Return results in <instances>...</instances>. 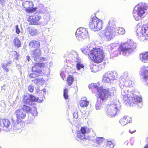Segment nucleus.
<instances>
[{
	"label": "nucleus",
	"instance_id": "obj_1",
	"mask_svg": "<svg viewBox=\"0 0 148 148\" xmlns=\"http://www.w3.org/2000/svg\"><path fill=\"white\" fill-rule=\"evenodd\" d=\"M88 87L89 88H92V93H95L97 92L98 94L99 98L95 104V109L97 110L102 109L103 103L106 101L108 97L112 96V93L113 95H116V89L114 88L103 89L101 86H100L97 84H94L89 85Z\"/></svg>",
	"mask_w": 148,
	"mask_h": 148
},
{
	"label": "nucleus",
	"instance_id": "obj_2",
	"mask_svg": "<svg viewBox=\"0 0 148 148\" xmlns=\"http://www.w3.org/2000/svg\"><path fill=\"white\" fill-rule=\"evenodd\" d=\"M136 45L133 41L124 42L121 44L119 47L117 43H113L108 46V47L112 51L120 48L123 56H128L136 48Z\"/></svg>",
	"mask_w": 148,
	"mask_h": 148
},
{
	"label": "nucleus",
	"instance_id": "obj_3",
	"mask_svg": "<svg viewBox=\"0 0 148 148\" xmlns=\"http://www.w3.org/2000/svg\"><path fill=\"white\" fill-rule=\"evenodd\" d=\"M15 114L16 117L15 115H12V120L13 129L17 130L22 127V119L25 118L26 114L25 112L22 109L16 110L15 112Z\"/></svg>",
	"mask_w": 148,
	"mask_h": 148
},
{
	"label": "nucleus",
	"instance_id": "obj_4",
	"mask_svg": "<svg viewBox=\"0 0 148 148\" xmlns=\"http://www.w3.org/2000/svg\"><path fill=\"white\" fill-rule=\"evenodd\" d=\"M148 8V5L145 3L138 4L134 8L133 15L136 21H139L145 16V11Z\"/></svg>",
	"mask_w": 148,
	"mask_h": 148
},
{
	"label": "nucleus",
	"instance_id": "obj_5",
	"mask_svg": "<svg viewBox=\"0 0 148 148\" xmlns=\"http://www.w3.org/2000/svg\"><path fill=\"white\" fill-rule=\"evenodd\" d=\"M108 25L103 31L102 34L104 38L109 41L114 38L115 36L116 30L115 22L110 20L108 22Z\"/></svg>",
	"mask_w": 148,
	"mask_h": 148
},
{
	"label": "nucleus",
	"instance_id": "obj_6",
	"mask_svg": "<svg viewBox=\"0 0 148 148\" xmlns=\"http://www.w3.org/2000/svg\"><path fill=\"white\" fill-rule=\"evenodd\" d=\"M136 32L138 39L141 41H148V24L140 26L137 24Z\"/></svg>",
	"mask_w": 148,
	"mask_h": 148
},
{
	"label": "nucleus",
	"instance_id": "obj_7",
	"mask_svg": "<svg viewBox=\"0 0 148 148\" xmlns=\"http://www.w3.org/2000/svg\"><path fill=\"white\" fill-rule=\"evenodd\" d=\"M88 56L91 60L97 64L101 62L104 57L103 50L99 48L93 49L90 51Z\"/></svg>",
	"mask_w": 148,
	"mask_h": 148
},
{
	"label": "nucleus",
	"instance_id": "obj_8",
	"mask_svg": "<svg viewBox=\"0 0 148 148\" xmlns=\"http://www.w3.org/2000/svg\"><path fill=\"white\" fill-rule=\"evenodd\" d=\"M112 103L108 108L106 110V115L110 117H114L115 116L117 112L119 111L121 109L120 103L119 102L118 99H115Z\"/></svg>",
	"mask_w": 148,
	"mask_h": 148
},
{
	"label": "nucleus",
	"instance_id": "obj_9",
	"mask_svg": "<svg viewBox=\"0 0 148 148\" xmlns=\"http://www.w3.org/2000/svg\"><path fill=\"white\" fill-rule=\"evenodd\" d=\"M132 78L129 76L127 72H125L123 76L120 78L119 80V84L121 89H126L125 88L126 87L132 86Z\"/></svg>",
	"mask_w": 148,
	"mask_h": 148
},
{
	"label": "nucleus",
	"instance_id": "obj_10",
	"mask_svg": "<svg viewBox=\"0 0 148 148\" xmlns=\"http://www.w3.org/2000/svg\"><path fill=\"white\" fill-rule=\"evenodd\" d=\"M103 23L101 20L96 17H93L90 22L89 26L90 28L94 31H99L103 27Z\"/></svg>",
	"mask_w": 148,
	"mask_h": 148
},
{
	"label": "nucleus",
	"instance_id": "obj_11",
	"mask_svg": "<svg viewBox=\"0 0 148 148\" xmlns=\"http://www.w3.org/2000/svg\"><path fill=\"white\" fill-rule=\"evenodd\" d=\"M117 74L115 71L108 72L105 73L102 77V81L105 83L113 84L115 82Z\"/></svg>",
	"mask_w": 148,
	"mask_h": 148
},
{
	"label": "nucleus",
	"instance_id": "obj_12",
	"mask_svg": "<svg viewBox=\"0 0 148 148\" xmlns=\"http://www.w3.org/2000/svg\"><path fill=\"white\" fill-rule=\"evenodd\" d=\"M76 38L79 41H82L88 35L87 29L83 27H80L77 29L75 33Z\"/></svg>",
	"mask_w": 148,
	"mask_h": 148
},
{
	"label": "nucleus",
	"instance_id": "obj_13",
	"mask_svg": "<svg viewBox=\"0 0 148 148\" xmlns=\"http://www.w3.org/2000/svg\"><path fill=\"white\" fill-rule=\"evenodd\" d=\"M90 132V129L86 127H81L80 131L77 132V136L79 139L83 141L87 140L85 137V134Z\"/></svg>",
	"mask_w": 148,
	"mask_h": 148
},
{
	"label": "nucleus",
	"instance_id": "obj_14",
	"mask_svg": "<svg viewBox=\"0 0 148 148\" xmlns=\"http://www.w3.org/2000/svg\"><path fill=\"white\" fill-rule=\"evenodd\" d=\"M42 18L41 16L36 15L29 16L27 18V21L29 22V24L31 25H40L42 23L40 21Z\"/></svg>",
	"mask_w": 148,
	"mask_h": 148
},
{
	"label": "nucleus",
	"instance_id": "obj_15",
	"mask_svg": "<svg viewBox=\"0 0 148 148\" xmlns=\"http://www.w3.org/2000/svg\"><path fill=\"white\" fill-rule=\"evenodd\" d=\"M121 94L123 96V100L126 104L130 103L129 97H131V94L128 92L127 89H122Z\"/></svg>",
	"mask_w": 148,
	"mask_h": 148
},
{
	"label": "nucleus",
	"instance_id": "obj_16",
	"mask_svg": "<svg viewBox=\"0 0 148 148\" xmlns=\"http://www.w3.org/2000/svg\"><path fill=\"white\" fill-rule=\"evenodd\" d=\"M130 93L131 94V97H129L130 104H131V102L136 104L142 101V99L141 97L134 95L132 91L130 92Z\"/></svg>",
	"mask_w": 148,
	"mask_h": 148
},
{
	"label": "nucleus",
	"instance_id": "obj_17",
	"mask_svg": "<svg viewBox=\"0 0 148 148\" xmlns=\"http://www.w3.org/2000/svg\"><path fill=\"white\" fill-rule=\"evenodd\" d=\"M40 50L39 49H37L31 52V56L36 62H39L40 60L39 56L40 55Z\"/></svg>",
	"mask_w": 148,
	"mask_h": 148
},
{
	"label": "nucleus",
	"instance_id": "obj_18",
	"mask_svg": "<svg viewBox=\"0 0 148 148\" xmlns=\"http://www.w3.org/2000/svg\"><path fill=\"white\" fill-rule=\"evenodd\" d=\"M131 121V118L128 116H125L120 120L119 123L122 125L124 126L128 123H130Z\"/></svg>",
	"mask_w": 148,
	"mask_h": 148
},
{
	"label": "nucleus",
	"instance_id": "obj_19",
	"mask_svg": "<svg viewBox=\"0 0 148 148\" xmlns=\"http://www.w3.org/2000/svg\"><path fill=\"white\" fill-rule=\"evenodd\" d=\"M41 65V63H37L35 64L34 66L32 68V70L33 72H35L36 73H40L41 72L40 70V67Z\"/></svg>",
	"mask_w": 148,
	"mask_h": 148
},
{
	"label": "nucleus",
	"instance_id": "obj_20",
	"mask_svg": "<svg viewBox=\"0 0 148 148\" xmlns=\"http://www.w3.org/2000/svg\"><path fill=\"white\" fill-rule=\"evenodd\" d=\"M140 60L143 62L144 63L147 62L148 61V52L140 54Z\"/></svg>",
	"mask_w": 148,
	"mask_h": 148
},
{
	"label": "nucleus",
	"instance_id": "obj_21",
	"mask_svg": "<svg viewBox=\"0 0 148 148\" xmlns=\"http://www.w3.org/2000/svg\"><path fill=\"white\" fill-rule=\"evenodd\" d=\"M23 6L25 8L30 9L34 6L33 3L31 1H25L23 3Z\"/></svg>",
	"mask_w": 148,
	"mask_h": 148
},
{
	"label": "nucleus",
	"instance_id": "obj_22",
	"mask_svg": "<svg viewBox=\"0 0 148 148\" xmlns=\"http://www.w3.org/2000/svg\"><path fill=\"white\" fill-rule=\"evenodd\" d=\"M29 45L31 47L37 49L40 47V43L39 41L32 40L30 42Z\"/></svg>",
	"mask_w": 148,
	"mask_h": 148
},
{
	"label": "nucleus",
	"instance_id": "obj_23",
	"mask_svg": "<svg viewBox=\"0 0 148 148\" xmlns=\"http://www.w3.org/2000/svg\"><path fill=\"white\" fill-rule=\"evenodd\" d=\"M27 30L31 36H33L38 34V32L37 30L34 28L28 27Z\"/></svg>",
	"mask_w": 148,
	"mask_h": 148
},
{
	"label": "nucleus",
	"instance_id": "obj_24",
	"mask_svg": "<svg viewBox=\"0 0 148 148\" xmlns=\"http://www.w3.org/2000/svg\"><path fill=\"white\" fill-rule=\"evenodd\" d=\"M23 101L24 103L29 105H31L32 103V101L30 98L28 97L27 96L24 97L23 100Z\"/></svg>",
	"mask_w": 148,
	"mask_h": 148
},
{
	"label": "nucleus",
	"instance_id": "obj_25",
	"mask_svg": "<svg viewBox=\"0 0 148 148\" xmlns=\"http://www.w3.org/2000/svg\"><path fill=\"white\" fill-rule=\"evenodd\" d=\"M13 43L14 46L17 48L21 46V43L20 40L17 37L14 38L13 40Z\"/></svg>",
	"mask_w": 148,
	"mask_h": 148
},
{
	"label": "nucleus",
	"instance_id": "obj_26",
	"mask_svg": "<svg viewBox=\"0 0 148 148\" xmlns=\"http://www.w3.org/2000/svg\"><path fill=\"white\" fill-rule=\"evenodd\" d=\"M32 81L36 84L42 85L44 80L42 78H36L32 80Z\"/></svg>",
	"mask_w": 148,
	"mask_h": 148
},
{
	"label": "nucleus",
	"instance_id": "obj_27",
	"mask_svg": "<svg viewBox=\"0 0 148 148\" xmlns=\"http://www.w3.org/2000/svg\"><path fill=\"white\" fill-rule=\"evenodd\" d=\"M142 75L145 81H148V70H144L142 74Z\"/></svg>",
	"mask_w": 148,
	"mask_h": 148
},
{
	"label": "nucleus",
	"instance_id": "obj_28",
	"mask_svg": "<svg viewBox=\"0 0 148 148\" xmlns=\"http://www.w3.org/2000/svg\"><path fill=\"white\" fill-rule=\"evenodd\" d=\"M10 64H11V63L10 62H8L7 64L3 63L1 64V67L4 69L5 72H8L9 71V70L8 67Z\"/></svg>",
	"mask_w": 148,
	"mask_h": 148
},
{
	"label": "nucleus",
	"instance_id": "obj_29",
	"mask_svg": "<svg viewBox=\"0 0 148 148\" xmlns=\"http://www.w3.org/2000/svg\"><path fill=\"white\" fill-rule=\"evenodd\" d=\"M22 110H24V111L25 113H29L31 112L32 109L26 105H24L22 108Z\"/></svg>",
	"mask_w": 148,
	"mask_h": 148
},
{
	"label": "nucleus",
	"instance_id": "obj_30",
	"mask_svg": "<svg viewBox=\"0 0 148 148\" xmlns=\"http://www.w3.org/2000/svg\"><path fill=\"white\" fill-rule=\"evenodd\" d=\"M97 67V65L96 64H92L90 66L91 70L93 72H96L98 71Z\"/></svg>",
	"mask_w": 148,
	"mask_h": 148
},
{
	"label": "nucleus",
	"instance_id": "obj_31",
	"mask_svg": "<svg viewBox=\"0 0 148 148\" xmlns=\"http://www.w3.org/2000/svg\"><path fill=\"white\" fill-rule=\"evenodd\" d=\"M116 32L119 34L123 35L125 33V30L122 27H118L117 28Z\"/></svg>",
	"mask_w": 148,
	"mask_h": 148
},
{
	"label": "nucleus",
	"instance_id": "obj_32",
	"mask_svg": "<svg viewBox=\"0 0 148 148\" xmlns=\"http://www.w3.org/2000/svg\"><path fill=\"white\" fill-rule=\"evenodd\" d=\"M80 106L82 107H86L88 106L89 104L88 101H80L79 102Z\"/></svg>",
	"mask_w": 148,
	"mask_h": 148
},
{
	"label": "nucleus",
	"instance_id": "obj_33",
	"mask_svg": "<svg viewBox=\"0 0 148 148\" xmlns=\"http://www.w3.org/2000/svg\"><path fill=\"white\" fill-rule=\"evenodd\" d=\"M74 81V79L73 76L71 75H69L67 79V82L69 85L71 86Z\"/></svg>",
	"mask_w": 148,
	"mask_h": 148
},
{
	"label": "nucleus",
	"instance_id": "obj_34",
	"mask_svg": "<svg viewBox=\"0 0 148 148\" xmlns=\"http://www.w3.org/2000/svg\"><path fill=\"white\" fill-rule=\"evenodd\" d=\"M77 63L76 64V67L77 70H80L81 68H83L84 67V66L82 64L80 63L79 62V60L78 62L77 61Z\"/></svg>",
	"mask_w": 148,
	"mask_h": 148
},
{
	"label": "nucleus",
	"instance_id": "obj_35",
	"mask_svg": "<svg viewBox=\"0 0 148 148\" xmlns=\"http://www.w3.org/2000/svg\"><path fill=\"white\" fill-rule=\"evenodd\" d=\"M120 49L119 48L118 49L112 51V52L114 53V56H117L120 53H122V52H121V51L120 52Z\"/></svg>",
	"mask_w": 148,
	"mask_h": 148
},
{
	"label": "nucleus",
	"instance_id": "obj_36",
	"mask_svg": "<svg viewBox=\"0 0 148 148\" xmlns=\"http://www.w3.org/2000/svg\"><path fill=\"white\" fill-rule=\"evenodd\" d=\"M40 73L33 72L29 75V76L31 78H35L39 75Z\"/></svg>",
	"mask_w": 148,
	"mask_h": 148
},
{
	"label": "nucleus",
	"instance_id": "obj_37",
	"mask_svg": "<svg viewBox=\"0 0 148 148\" xmlns=\"http://www.w3.org/2000/svg\"><path fill=\"white\" fill-rule=\"evenodd\" d=\"M29 97L32 101V102L37 101L38 100V98H36L35 96L32 95H30Z\"/></svg>",
	"mask_w": 148,
	"mask_h": 148
},
{
	"label": "nucleus",
	"instance_id": "obj_38",
	"mask_svg": "<svg viewBox=\"0 0 148 148\" xmlns=\"http://www.w3.org/2000/svg\"><path fill=\"white\" fill-rule=\"evenodd\" d=\"M104 139L102 137H98L96 139V143L99 144H101L103 141Z\"/></svg>",
	"mask_w": 148,
	"mask_h": 148
},
{
	"label": "nucleus",
	"instance_id": "obj_39",
	"mask_svg": "<svg viewBox=\"0 0 148 148\" xmlns=\"http://www.w3.org/2000/svg\"><path fill=\"white\" fill-rule=\"evenodd\" d=\"M106 145L107 146H109L111 148H113L114 146L111 141H107L106 143Z\"/></svg>",
	"mask_w": 148,
	"mask_h": 148
},
{
	"label": "nucleus",
	"instance_id": "obj_40",
	"mask_svg": "<svg viewBox=\"0 0 148 148\" xmlns=\"http://www.w3.org/2000/svg\"><path fill=\"white\" fill-rule=\"evenodd\" d=\"M68 90L66 89H65L64 91V98L66 99L68 98V95L67 94Z\"/></svg>",
	"mask_w": 148,
	"mask_h": 148
},
{
	"label": "nucleus",
	"instance_id": "obj_41",
	"mask_svg": "<svg viewBox=\"0 0 148 148\" xmlns=\"http://www.w3.org/2000/svg\"><path fill=\"white\" fill-rule=\"evenodd\" d=\"M81 51L85 55H87L88 53V49L83 48L81 49Z\"/></svg>",
	"mask_w": 148,
	"mask_h": 148
},
{
	"label": "nucleus",
	"instance_id": "obj_42",
	"mask_svg": "<svg viewBox=\"0 0 148 148\" xmlns=\"http://www.w3.org/2000/svg\"><path fill=\"white\" fill-rule=\"evenodd\" d=\"M28 90L30 92H32L34 90V87L32 85L29 86L28 88Z\"/></svg>",
	"mask_w": 148,
	"mask_h": 148
},
{
	"label": "nucleus",
	"instance_id": "obj_43",
	"mask_svg": "<svg viewBox=\"0 0 148 148\" xmlns=\"http://www.w3.org/2000/svg\"><path fill=\"white\" fill-rule=\"evenodd\" d=\"M98 71L101 70L104 67V65L102 64H100L97 65Z\"/></svg>",
	"mask_w": 148,
	"mask_h": 148
},
{
	"label": "nucleus",
	"instance_id": "obj_44",
	"mask_svg": "<svg viewBox=\"0 0 148 148\" xmlns=\"http://www.w3.org/2000/svg\"><path fill=\"white\" fill-rule=\"evenodd\" d=\"M16 32L17 34H19L20 33V30L18 28V25H16L15 26Z\"/></svg>",
	"mask_w": 148,
	"mask_h": 148
},
{
	"label": "nucleus",
	"instance_id": "obj_45",
	"mask_svg": "<svg viewBox=\"0 0 148 148\" xmlns=\"http://www.w3.org/2000/svg\"><path fill=\"white\" fill-rule=\"evenodd\" d=\"M32 114L34 116H37L38 113L37 112V110L36 109V108L34 110V111L32 113Z\"/></svg>",
	"mask_w": 148,
	"mask_h": 148
},
{
	"label": "nucleus",
	"instance_id": "obj_46",
	"mask_svg": "<svg viewBox=\"0 0 148 148\" xmlns=\"http://www.w3.org/2000/svg\"><path fill=\"white\" fill-rule=\"evenodd\" d=\"M5 0H0V3L2 5L5 4Z\"/></svg>",
	"mask_w": 148,
	"mask_h": 148
},
{
	"label": "nucleus",
	"instance_id": "obj_47",
	"mask_svg": "<svg viewBox=\"0 0 148 148\" xmlns=\"http://www.w3.org/2000/svg\"><path fill=\"white\" fill-rule=\"evenodd\" d=\"M73 116L74 118H75L76 119H77L78 118V116H77V113H74L73 114Z\"/></svg>",
	"mask_w": 148,
	"mask_h": 148
},
{
	"label": "nucleus",
	"instance_id": "obj_48",
	"mask_svg": "<svg viewBox=\"0 0 148 148\" xmlns=\"http://www.w3.org/2000/svg\"><path fill=\"white\" fill-rule=\"evenodd\" d=\"M81 101H87L86 98L84 97L81 98Z\"/></svg>",
	"mask_w": 148,
	"mask_h": 148
},
{
	"label": "nucleus",
	"instance_id": "obj_49",
	"mask_svg": "<svg viewBox=\"0 0 148 148\" xmlns=\"http://www.w3.org/2000/svg\"><path fill=\"white\" fill-rule=\"evenodd\" d=\"M27 58L28 61H29L30 60V58L29 56H27Z\"/></svg>",
	"mask_w": 148,
	"mask_h": 148
},
{
	"label": "nucleus",
	"instance_id": "obj_50",
	"mask_svg": "<svg viewBox=\"0 0 148 148\" xmlns=\"http://www.w3.org/2000/svg\"><path fill=\"white\" fill-rule=\"evenodd\" d=\"M129 131V132L131 134H132L134 132L136 131V130H134V131H131V130H130Z\"/></svg>",
	"mask_w": 148,
	"mask_h": 148
},
{
	"label": "nucleus",
	"instance_id": "obj_51",
	"mask_svg": "<svg viewBox=\"0 0 148 148\" xmlns=\"http://www.w3.org/2000/svg\"><path fill=\"white\" fill-rule=\"evenodd\" d=\"M144 148H148V144H147L145 147Z\"/></svg>",
	"mask_w": 148,
	"mask_h": 148
},
{
	"label": "nucleus",
	"instance_id": "obj_52",
	"mask_svg": "<svg viewBox=\"0 0 148 148\" xmlns=\"http://www.w3.org/2000/svg\"><path fill=\"white\" fill-rule=\"evenodd\" d=\"M42 91L44 93L46 92V90L45 89H42Z\"/></svg>",
	"mask_w": 148,
	"mask_h": 148
},
{
	"label": "nucleus",
	"instance_id": "obj_53",
	"mask_svg": "<svg viewBox=\"0 0 148 148\" xmlns=\"http://www.w3.org/2000/svg\"><path fill=\"white\" fill-rule=\"evenodd\" d=\"M62 75V73H61L60 74V75H61V76L62 77V75Z\"/></svg>",
	"mask_w": 148,
	"mask_h": 148
},
{
	"label": "nucleus",
	"instance_id": "obj_54",
	"mask_svg": "<svg viewBox=\"0 0 148 148\" xmlns=\"http://www.w3.org/2000/svg\"><path fill=\"white\" fill-rule=\"evenodd\" d=\"M147 140H148V137L147 138Z\"/></svg>",
	"mask_w": 148,
	"mask_h": 148
},
{
	"label": "nucleus",
	"instance_id": "obj_55",
	"mask_svg": "<svg viewBox=\"0 0 148 148\" xmlns=\"http://www.w3.org/2000/svg\"><path fill=\"white\" fill-rule=\"evenodd\" d=\"M15 52L17 53V52L16 51H15Z\"/></svg>",
	"mask_w": 148,
	"mask_h": 148
}]
</instances>
